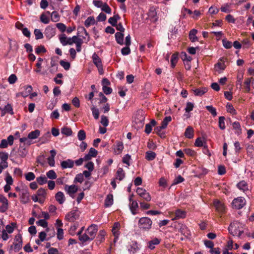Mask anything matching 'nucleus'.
I'll use <instances>...</instances> for the list:
<instances>
[{"label":"nucleus","mask_w":254,"mask_h":254,"mask_svg":"<svg viewBox=\"0 0 254 254\" xmlns=\"http://www.w3.org/2000/svg\"><path fill=\"white\" fill-rule=\"evenodd\" d=\"M152 221L150 218L147 217H141L138 221V227L142 231H148L151 228Z\"/></svg>","instance_id":"obj_1"},{"label":"nucleus","mask_w":254,"mask_h":254,"mask_svg":"<svg viewBox=\"0 0 254 254\" xmlns=\"http://www.w3.org/2000/svg\"><path fill=\"white\" fill-rule=\"evenodd\" d=\"M240 223L237 221L233 222L229 226L228 230L233 236L240 237L243 233V231L240 229Z\"/></svg>","instance_id":"obj_2"},{"label":"nucleus","mask_w":254,"mask_h":254,"mask_svg":"<svg viewBox=\"0 0 254 254\" xmlns=\"http://www.w3.org/2000/svg\"><path fill=\"white\" fill-rule=\"evenodd\" d=\"M246 200L243 197H238L234 198L232 202V206L236 209H242L246 205Z\"/></svg>","instance_id":"obj_3"},{"label":"nucleus","mask_w":254,"mask_h":254,"mask_svg":"<svg viewBox=\"0 0 254 254\" xmlns=\"http://www.w3.org/2000/svg\"><path fill=\"white\" fill-rule=\"evenodd\" d=\"M22 240L20 234H17L15 236L13 245L11 246V249L13 250L15 252L19 251L22 248Z\"/></svg>","instance_id":"obj_4"},{"label":"nucleus","mask_w":254,"mask_h":254,"mask_svg":"<svg viewBox=\"0 0 254 254\" xmlns=\"http://www.w3.org/2000/svg\"><path fill=\"white\" fill-rule=\"evenodd\" d=\"M92 59L93 63L98 68L99 74H103L104 73V70L101 59L96 53H94L92 55Z\"/></svg>","instance_id":"obj_5"},{"label":"nucleus","mask_w":254,"mask_h":254,"mask_svg":"<svg viewBox=\"0 0 254 254\" xmlns=\"http://www.w3.org/2000/svg\"><path fill=\"white\" fill-rule=\"evenodd\" d=\"M137 194L146 201H150L151 197L149 192L142 188L138 187L136 190Z\"/></svg>","instance_id":"obj_6"},{"label":"nucleus","mask_w":254,"mask_h":254,"mask_svg":"<svg viewBox=\"0 0 254 254\" xmlns=\"http://www.w3.org/2000/svg\"><path fill=\"white\" fill-rule=\"evenodd\" d=\"M78 189V187L74 185L70 186L65 185L64 186V190L65 192L72 198L75 197V193L77 191Z\"/></svg>","instance_id":"obj_7"},{"label":"nucleus","mask_w":254,"mask_h":254,"mask_svg":"<svg viewBox=\"0 0 254 254\" xmlns=\"http://www.w3.org/2000/svg\"><path fill=\"white\" fill-rule=\"evenodd\" d=\"M79 217V212L77 209L71 210L65 216V219L69 221L73 222Z\"/></svg>","instance_id":"obj_8"},{"label":"nucleus","mask_w":254,"mask_h":254,"mask_svg":"<svg viewBox=\"0 0 254 254\" xmlns=\"http://www.w3.org/2000/svg\"><path fill=\"white\" fill-rule=\"evenodd\" d=\"M0 202L2 203L0 206V212L4 213L8 208V201L3 195L1 194H0Z\"/></svg>","instance_id":"obj_9"},{"label":"nucleus","mask_w":254,"mask_h":254,"mask_svg":"<svg viewBox=\"0 0 254 254\" xmlns=\"http://www.w3.org/2000/svg\"><path fill=\"white\" fill-rule=\"evenodd\" d=\"M86 231L88 236L93 240L95 238L98 231V226L95 224H92Z\"/></svg>","instance_id":"obj_10"},{"label":"nucleus","mask_w":254,"mask_h":254,"mask_svg":"<svg viewBox=\"0 0 254 254\" xmlns=\"http://www.w3.org/2000/svg\"><path fill=\"white\" fill-rule=\"evenodd\" d=\"M120 228V224L119 222H115L113 225V227L112 228V233L113 234V235L115 237L114 242V243H116L117 241L118 240L119 237L120 236V233L119 232V229Z\"/></svg>","instance_id":"obj_11"},{"label":"nucleus","mask_w":254,"mask_h":254,"mask_svg":"<svg viewBox=\"0 0 254 254\" xmlns=\"http://www.w3.org/2000/svg\"><path fill=\"white\" fill-rule=\"evenodd\" d=\"M140 245L136 242L132 241L128 246V251L130 254H135L140 250Z\"/></svg>","instance_id":"obj_12"},{"label":"nucleus","mask_w":254,"mask_h":254,"mask_svg":"<svg viewBox=\"0 0 254 254\" xmlns=\"http://www.w3.org/2000/svg\"><path fill=\"white\" fill-rule=\"evenodd\" d=\"M145 119V117L141 112V114L139 113L137 115V117L135 118L134 122L136 124H138L137 127L140 128L142 127L144 124V121Z\"/></svg>","instance_id":"obj_13"},{"label":"nucleus","mask_w":254,"mask_h":254,"mask_svg":"<svg viewBox=\"0 0 254 254\" xmlns=\"http://www.w3.org/2000/svg\"><path fill=\"white\" fill-rule=\"evenodd\" d=\"M77 235L78 236L79 240L82 243H85L88 241H91L92 240L91 238L88 236L86 231H85L84 234H81V232H78Z\"/></svg>","instance_id":"obj_14"},{"label":"nucleus","mask_w":254,"mask_h":254,"mask_svg":"<svg viewBox=\"0 0 254 254\" xmlns=\"http://www.w3.org/2000/svg\"><path fill=\"white\" fill-rule=\"evenodd\" d=\"M56 153H57L55 150H51L50 151L51 156L47 159L48 163L49 165L51 167H54L55 166V157L56 155Z\"/></svg>","instance_id":"obj_15"},{"label":"nucleus","mask_w":254,"mask_h":254,"mask_svg":"<svg viewBox=\"0 0 254 254\" xmlns=\"http://www.w3.org/2000/svg\"><path fill=\"white\" fill-rule=\"evenodd\" d=\"M63 169L72 168L74 166V162L71 159L63 161L61 163Z\"/></svg>","instance_id":"obj_16"},{"label":"nucleus","mask_w":254,"mask_h":254,"mask_svg":"<svg viewBox=\"0 0 254 254\" xmlns=\"http://www.w3.org/2000/svg\"><path fill=\"white\" fill-rule=\"evenodd\" d=\"M214 205L216 210L220 213H222L225 211V207L223 203L220 201L216 200L214 201Z\"/></svg>","instance_id":"obj_17"},{"label":"nucleus","mask_w":254,"mask_h":254,"mask_svg":"<svg viewBox=\"0 0 254 254\" xmlns=\"http://www.w3.org/2000/svg\"><path fill=\"white\" fill-rule=\"evenodd\" d=\"M45 34L47 38H52L55 35V28L52 26H48L45 29Z\"/></svg>","instance_id":"obj_18"},{"label":"nucleus","mask_w":254,"mask_h":254,"mask_svg":"<svg viewBox=\"0 0 254 254\" xmlns=\"http://www.w3.org/2000/svg\"><path fill=\"white\" fill-rule=\"evenodd\" d=\"M232 127L233 129L235 130V133L239 136L242 134V128L241 125L238 122H235L232 124Z\"/></svg>","instance_id":"obj_19"},{"label":"nucleus","mask_w":254,"mask_h":254,"mask_svg":"<svg viewBox=\"0 0 254 254\" xmlns=\"http://www.w3.org/2000/svg\"><path fill=\"white\" fill-rule=\"evenodd\" d=\"M186 216V212L181 209H177L175 211V217L172 219L173 220L181 218H184Z\"/></svg>","instance_id":"obj_20"},{"label":"nucleus","mask_w":254,"mask_h":254,"mask_svg":"<svg viewBox=\"0 0 254 254\" xmlns=\"http://www.w3.org/2000/svg\"><path fill=\"white\" fill-rule=\"evenodd\" d=\"M56 200L60 204H62L65 200V198L64 193L62 191H58L55 195Z\"/></svg>","instance_id":"obj_21"},{"label":"nucleus","mask_w":254,"mask_h":254,"mask_svg":"<svg viewBox=\"0 0 254 254\" xmlns=\"http://www.w3.org/2000/svg\"><path fill=\"white\" fill-rule=\"evenodd\" d=\"M8 158V154L6 152H0V163L4 164V166H8V163L7 162V160Z\"/></svg>","instance_id":"obj_22"},{"label":"nucleus","mask_w":254,"mask_h":254,"mask_svg":"<svg viewBox=\"0 0 254 254\" xmlns=\"http://www.w3.org/2000/svg\"><path fill=\"white\" fill-rule=\"evenodd\" d=\"M125 177V173L123 169L119 168L116 173L115 179L119 181H122Z\"/></svg>","instance_id":"obj_23"},{"label":"nucleus","mask_w":254,"mask_h":254,"mask_svg":"<svg viewBox=\"0 0 254 254\" xmlns=\"http://www.w3.org/2000/svg\"><path fill=\"white\" fill-rule=\"evenodd\" d=\"M237 186L239 189L245 193L249 190L248 184L244 181L240 182Z\"/></svg>","instance_id":"obj_24"},{"label":"nucleus","mask_w":254,"mask_h":254,"mask_svg":"<svg viewBox=\"0 0 254 254\" xmlns=\"http://www.w3.org/2000/svg\"><path fill=\"white\" fill-rule=\"evenodd\" d=\"M40 135V131L38 129H35L34 131H31L28 134L29 139L31 141L32 139L37 138Z\"/></svg>","instance_id":"obj_25"},{"label":"nucleus","mask_w":254,"mask_h":254,"mask_svg":"<svg viewBox=\"0 0 254 254\" xmlns=\"http://www.w3.org/2000/svg\"><path fill=\"white\" fill-rule=\"evenodd\" d=\"M160 242V240L155 238L148 243V247L150 250H153L155 248L156 245H158Z\"/></svg>","instance_id":"obj_26"},{"label":"nucleus","mask_w":254,"mask_h":254,"mask_svg":"<svg viewBox=\"0 0 254 254\" xmlns=\"http://www.w3.org/2000/svg\"><path fill=\"white\" fill-rule=\"evenodd\" d=\"M197 33V30L192 29L191 30L189 33V38L192 42H194L198 40V38L196 36Z\"/></svg>","instance_id":"obj_27"},{"label":"nucleus","mask_w":254,"mask_h":254,"mask_svg":"<svg viewBox=\"0 0 254 254\" xmlns=\"http://www.w3.org/2000/svg\"><path fill=\"white\" fill-rule=\"evenodd\" d=\"M124 148V147L123 142L121 141L117 142L114 148L115 153L117 154H120L123 151Z\"/></svg>","instance_id":"obj_28"},{"label":"nucleus","mask_w":254,"mask_h":254,"mask_svg":"<svg viewBox=\"0 0 254 254\" xmlns=\"http://www.w3.org/2000/svg\"><path fill=\"white\" fill-rule=\"evenodd\" d=\"M156 124V121L154 120H152L149 124H146L144 130L145 132L149 134L151 132L152 127H154Z\"/></svg>","instance_id":"obj_29"},{"label":"nucleus","mask_w":254,"mask_h":254,"mask_svg":"<svg viewBox=\"0 0 254 254\" xmlns=\"http://www.w3.org/2000/svg\"><path fill=\"white\" fill-rule=\"evenodd\" d=\"M24 91H22L20 93V94L23 97L25 98L27 97L31 92L32 90V88L31 85H26L24 87Z\"/></svg>","instance_id":"obj_30"},{"label":"nucleus","mask_w":254,"mask_h":254,"mask_svg":"<svg viewBox=\"0 0 254 254\" xmlns=\"http://www.w3.org/2000/svg\"><path fill=\"white\" fill-rule=\"evenodd\" d=\"M194 135V131L193 128L189 126L186 129L185 136L188 138H192Z\"/></svg>","instance_id":"obj_31"},{"label":"nucleus","mask_w":254,"mask_h":254,"mask_svg":"<svg viewBox=\"0 0 254 254\" xmlns=\"http://www.w3.org/2000/svg\"><path fill=\"white\" fill-rule=\"evenodd\" d=\"M129 207L132 214L135 215L136 214V210L138 207L137 201L134 200L130 202L129 204Z\"/></svg>","instance_id":"obj_32"},{"label":"nucleus","mask_w":254,"mask_h":254,"mask_svg":"<svg viewBox=\"0 0 254 254\" xmlns=\"http://www.w3.org/2000/svg\"><path fill=\"white\" fill-rule=\"evenodd\" d=\"M115 38L117 42L122 45L124 44V34L122 32H117L115 34Z\"/></svg>","instance_id":"obj_33"},{"label":"nucleus","mask_w":254,"mask_h":254,"mask_svg":"<svg viewBox=\"0 0 254 254\" xmlns=\"http://www.w3.org/2000/svg\"><path fill=\"white\" fill-rule=\"evenodd\" d=\"M207 91V89L205 87L200 88H197L193 90V93L195 95L198 96H201Z\"/></svg>","instance_id":"obj_34"},{"label":"nucleus","mask_w":254,"mask_h":254,"mask_svg":"<svg viewBox=\"0 0 254 254\" xmlns=\"http://www.w3.org/2000/svg\"><path fill=\"white\" fill-rule=\"evenodd\" d=\"M194 144L197 147H203L204 148L207 147L206 142L200 137L196 139Z\"/></svg>","instance_id":"obj_35"},{"label":"nucleus","mask_w":254,"mask_h":254,"mask_svg":"<svg viewBox=\"0 0 254 254\" xmlns=\"http://www.w3.org/2000/svg\"><path fill=\"white\" fill-rule=\"evenodd\" d=\"M113 203V196L112 194H108L105 200V205L108 207Z\"/></svg>","instance_id":"obj_36"},{"label":"nucleus","mask_w":254,"mask_h":254,"mask_svg":"<svg viewBox=\"0 0 254 254\" xmlns=\"http://www.w3.org/2000/svg\"><path fill=\"white\" fill-rule=\"evenodd\" d=\"M95 23V20L93 16H89L85 21L84 25L86 27H89L91 25H93Z\"/></svg>","instance_id":"obj_37"},{"label":"nucleus","mask_w":254,"mask_h":254,"mask_svg":"<svg viewBox=\"0 0 254 254\" xmlns=\"http://www.w3.org/2000/svg\"><path fill=\"white\" fill-rule=\"evenodd\" d=\"M251 78H247L245 79L244 84V88L247 92H249L251 90Z\"/></svg>","instance_id":"obj_38"},{"label":"nucleus","mask_w":254,"mask_h":254,"mask_svg":"<svg viewBox=\"0 0 254 254\" xmlns=\"http://www.w3.org/2000/svg\"><path fill=\"white\" fill-rule=\"evenodd\" d=\"M36 224L38 226H40L43 227V228H46V232H48L50 231V229L47 228L48 227V223L45 219H40L39 221L36 222Z\"/></svg>","instance_id":"obj_39"},{"label":"nucleus","mask_w":254,"mask_h":254,"mask_svg":"<svg viewBox=\"0 0 254 254\" xmlns=\"http://www.w3.org/2000/svg\"><path fill=\"white\" fill-rule=\"evenodd\" d=\"M59 39L63 46L68 45V38L65 34H61L60 36Z\"/></svg>","instance_id":"obj_40"},{"label":"nucleus","mask_w":254,"mask_h":254,"mask_svg":"<svg viewBox=\"0 0 254 254\" xmlns=\"http://www.w3.org/2000/svg\"><path fill=\"white\" fill-rule=\"evenodd\" d=\"M47 178H49L51 180L56 179L57 177V175L53 170H51L46 173Z\"/></svg>","instance_id":"obj_41"},{"label":"nucleus","mask_w":254,"mask_h":254,"mask_svg":"<svg viewBox=\"0 0 254 254\" xmlns=\"http://www.w3.org/2000/svg\"><path fill=\"white\" fill-rule=\"evenodd\" d=\"M61 132L62 134H65L67 136H70L72 133L71 129L67 127H63L61 129Z\"/></svg>","instance_id":"obj_42"},{"label":"nucleus","mask_w":254,"mask_h":254,"mask_svg":"<svg viewBox=\"0 0 254 254\" xmlns=\"http://www.w3.org/2000/svg\"><path fill=\"white\" fill-rule=\"evenodd\" d=\"M226 109L228 113L231 114L232 115H236L237 112L233 105L230 103H228L226 105Z\"/></svg>","instance_id":"obj_43"},{"label":"nucleus","mask_w":254,"mask_h":254,"mask_svg":"<svg viewBox=\"0 0 254 254\" xmlns=\"http://www.w3.org/2000/svg\"><path fill=\"white\" fill-rule=\"evenodd\" d=\"M36 181L40 185H43L47 182V178L45 176H41L36 178Z\"/></svg>","instance_id":"obj_44"},{"label":"nucleus","mask_w":254,"mask_h":254,"mask_svg":"<svg viewBox=\"0 0 254 254\" xmlns=\"http://www.w3.org/2000/svg\"><path fill=\"white\" fill-rule=\"evenodd\" d=\"M178 60V55L174 54L172 55L171 59V66L172 68H174Z\"/></svg>","instance_id":"obj_45"},{"label":"nucleus","mask_w":254,"mask_h":254,"mask_svg":"<svg viewBox=\"0 0 254 254\" xmlns=\"http://www.w3.org/2000/svg\"><path fill=\"white\" fill-rule=\"evenodd\" d=\"M51 18L52 21L58 22L60 20V15L57 11H54L51 13Z\"/></svg>","instance_id":"obj_46"},{"label":"nucleus","mask_w":254,"mask_h":254,"mask_svg":"<svg viewBox=\"0 0 254 254\" xmlns=\"http://www.w3.org/2000/svg\"><path fill=\"white\" fill-rule=\"evenodd\" d=\"M225 118L223 116H221L219 118V127L222 130L225 129Z\"/></svg>","instance_id":"obj_47"},{"label":"nucleus","mask_w":254,"mask_h":254,"mask_svg":"<svg viewBox=\"0 0 254 254\" xmlns=\"http://www.w3.org/2000/svg\"><path fill=\"white\" fill-rule=\"evenodd\" d=\"M156 157V154L152 151H147L146 153L145 158L147 160H153Z\"/></svg>","instance_id":"obj_48"},{"label":"nucleus","mask_w":254,"mask_h":254,"mask_svg":"<svg viewBox=\"0 0 254 254\" xmlns=\"http://www.w3.org/2000/svg\"><path fill=\"white\" fill-rule=\"evenodd\" d=\"M43 61V59L41 58H38V62L36 64V66L37 67V69L34 70V71L36 73H41V63Z\"/></svg>","instance_id":"obj_49"},{"label":"nucleus","mask_w":254,"mask_h":254,"mask_svg":"<svg viewBox=\"0 0 254 254\" xmlns=\"http://www.w3.org/2000/svg\"><path fill=\"white\" fill-rule=\"evenodd\" d=\"M78 139L80 141H83L86 138V133L84 130H80L77 133Z\"/></svg>","instance_id":"obj_50"},{"label":"nucleus","mask_w":254,"mask_h":254,"mask_svg":"<svg viewBox=\"0 0 254 254\" xmlns=\"http://www.w3.org/2000/svg\"><path fill=\"white\" fill-rule=\"evenodd\" d=\"M172 119L170 116L166 117L161 123L162 127L165 128L168 123L171 121Z\"/></svg>","instance_id":"obj_51"},{"label":"nucleus","mask_w":254,"mask_h":254,"mask_svg":"<svg viewBox=\"0 0 254 254\" xmlns=\"http://www.w3.org/2000/svg\"><path fill=\"white\" fill-rule=\"evenodd\" d=\"M221 11L225 12V13H229L232 10L230 9V4L226 3L224 5H223L220 8Z\"/></svg>","instance_id":"obj_52"},{"label":"nucleus","mask_w":254,"mask_h":254,"mask_svg":"<svg viewBox=\"0 0 254 254\" xmlns=\"http://www.w3.org/2000/svg\"><path fill=\"white\" fill-rule=\"evenodd\" d=\"M17 80V78L16 75L14 74H11V75H10V76L8 77L7 79L8 83L10 84H13L15 83Z\"/></svg>","instance_id":"obj_53"},{"label":"nucleus","mask_w":254,"mask_h":254,"mask_svg":"<svg viewBox=\"0 0 254 254\" xmlns=\"http://www.w3.org/2000/svg\"><path fill=\"white\" fill-rule=\"evenodd\" d=\"M25 179L28 181H31L34 180L35 176L33 172H28L25 175Z\"/></svg>","instance_id":"obj_54"},{"label":"nucleus","mask_w":254,"mask_h":254,"mask_svg":"<svg viewBox=\"0 0 254 254\" xmlns=\"http://www.w3.org/2000/svg\"><path fill=\"white\" fill-rule=\"evenodd\" d=\"M106 232L104 230H100L99 232L97 239L98 241H99L100 242H102L103 241V240L105 239V236L106 235Z\"/></svg>","instance_id":"obj_55"},{"label":"nucleus","mask_w":254,"mask_h":254,"mask_svg":"<svg viewBox=\"0 0 254 254\" xmlns=\"http://www.w3.org/2000/svg\"><path fill=\"white\" fill-rule=\"evenodd\" d=\"M36 39H40L43 38V34L42 32L38 29H35L34 31Z\"/></svg>","instance_id":"obj_56"},{"label":"nucleus","mask_w":254,"mask_h":254,"mask_svg":"<svg viewBox=\"0 0 254 254\" xmlns=\"http://www.w3.org/2000/svg\"><path fill=\"white\" fill-rule=\"evenodd\" d=\"M15 224L14 223H12L10 225H7L6 226V232L8 233H12L14 231V229L15 227Z\"/></svg>","instance_id":"obj_57"},{"label":"nucleus","mask_w":254,"mask_h":254,"mask_svg":"<svg viewBox=\"0 0 254 254\" xmlns=\"http://www.w3.org/2000/svg\"><path fill=\"white\" fill-rule=\"evenodd\" d=\"M206 109L212 114L213 117H215L217 115L216 110L212 106H206Z\"/></svg>","instance_id":"obj_58"},{"label":"nucleus","mask_w":254,"mask_h":254,"mask_svg":"<svg viewBox=\"0 0 254 254\" xmlns=\"http://www.w3.org/2000/svg\"><path fill=\"white\" fill-rule=\"evenodd\" d=\"M60 64L63 67L65 70H68L70 67V64L68 62L61 60L60 62Z\"/></svg>","instance_id":"obj_59"},{"label":"nucleus","mask_w":254,"mask_h":254,"mask_svg":"<svg viewBox=\"0 0 254 254\" xmlns=\"http://www.w3.org/2000/svg\"><path fill=\"white\" fill-rule=\"evenodd\" d=\"M64 230L61 228H58L57 229V238L59 240H61L64 238Z\"/></svg>","instance_id":"obj_60"},{"label":"nucleus","mask_w":254,"mask_h":254,"mask_svg":"<svg viewBox=\"0 0 254 254\" xmlns=\"http://www.w3.org/2000/svg\"><path fill=\"white\" fill-rule=\"evenodd\" d=\"M101 10L108 14H111L112 12L111 8L106 3H104L103 4V6L101 8Z\"/></svg>","instance_id":"obj_61"},{"label":"nucleus","mask_w":254,"mask_h":254,"mask_svg":"<svg viewBox=\"0 0 254 254\" xmlns=\"http://www.w3.org/2000/svg\"><path fill=\"white\" fill-rule=\"evenodd\" d=\"M81 39L78 38L77 36H73L71 38H68V45H72L73 43L76 44L78 40H80Z\"/></svg>","instance_id":"obj_62"},{"label":"nucleus","mask_w":254,"mask_h":254,"mask_svg":"<svg viewBox=\"0 0 254 254\" xmlns=\"http://www.w3.org/2000/svg\"><path fill=\"white\" fill-rule=\"evenodd\" d=\"M84 180L83 175L80 173L76 175L74 180V182H79V183H82Z\"/></svg>","instance_id":"obj_63"},{"label":"nucleus","mask_w":254,"mask_h":254,"mask_svg":"<svg viewBox=\"0 0 254 254\" xmlns=\"http://www.w3.org/2000/svg\"><path fill=\"white\" fill-rule=\"evenodd\" d=\"M194 108V105L191 102H188L185 108L186 112L189 113Z\"/></svg>","instance_id":"obj_64"}]
</instances>
